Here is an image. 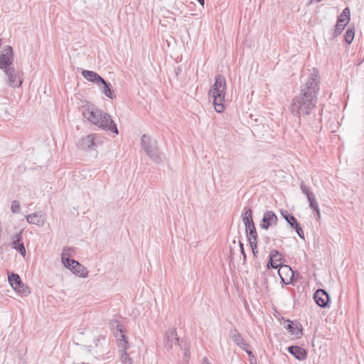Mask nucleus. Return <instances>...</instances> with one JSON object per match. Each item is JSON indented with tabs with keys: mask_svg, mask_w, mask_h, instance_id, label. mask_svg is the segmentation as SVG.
I'll use <instances>...</instances> for the list:
<instances>
[{
	"mask_svg": "<svg viewBox=\"0 0 364 364\" xmlns=\"http://www.w3.org/2000/svg\"><path fill=\"white\" fill-rule=\"evenodd\" d=\"M72 263L73 265L71 267V271L74 274L82 278L88 277L89 272L85 266L76 260L75 262H72Z\"/></svg>",
	"mask_w": 364,
	"mask_h": 364,
	"instance_id": "16",
	"label": "nucleus"
},
{
	"mask_svg": "<svg viewBox=\"0 0 364 364\" xmlns=\"http://www.w3.org/2000/svg\"><path fill=\"white\" fill-rule=\"evenodd\" d=\"M20 210H21V208H20L19 202L17 200H14L11 203V210L12 211V213H18L20 212Z\"/></svg>",
	"mask_w": 364,
	"mask_h": 364,
	"instance_id": "32",
	"label": "nucleus"
},
{
	"mask_svg": "<svg viewBox=\"0 0 364 364\" xmlns=\"http://www.w3.org/2000/svg\"><path fill=\"white\" fill-rule=\"evenodd\" d=\"M282 255L276 250L270 252L269 261L267 262V268L277 269L281 266Z\"/></svg>",
	"mask_w": 364,
	"mask_h": 364,
	"instance_id": "14",
	"label": "nucleus"
},
{
	"mask_svg": "<svg viewBox=\"0 0 364 364\" xmlns=\"http://www.w3.org/2000/svg\"><path fill=\"white\" fill-rule=\"evenodd\" d=\"M114 334L118 341V346L120 347V343L124 341V344L128 345V341L126 339L125 334L123 330V326L119 323L116 326V329L114 332Z\"/></svg>",
	"mask_w": 364,
	"mask_h": 364,
	"instance_id": "21",
	"label": "nucleus"
},
{
	"mask_svg": "<svg viewBox=\"0 0 364 364\" xmlns=\"http://www.w3.org/2000/svg\"><path fill=\"white\" fill-rule=\"evenodd\" d=\"M339 18H346L348 23L350 20V9L348 8L344 9Z\"/></svg>",
	"mask_w": 364,
	"mask_h": 364,
	"instance_id": "33",
	"label": "nucleus"
},
{
	"mask_svg": "<svg viewBox=\"0 0 364 364\" xmlns=\"http://www.w3.org/2000/svg\"><path fill=\"white\" fill-rule=\"evenodd\" d=\"M250 363L251 364H254V362H252V360H250Z\"/></svg>",
	"mask_w": 364,
	"mask_h": 364,
	"instance_id": "45",
	"label": "nucleus"
},
{
	"mask_svg": "<svg viewBox=\"0 0 364 364\" xmlns=\"http://www.w3.org/2000/svg\"><path fill=\"white\" fill-rule=\"evenodd\" d=\"M285 328L292 335L296 336H299L301 334V329L299 328L296 324H294L291 321H289L287 325L285 326Z\"/></svg>",
	"mask_w": 364,
	"mask_h": 364,
	"instance_id": "27",
	"label": "nucleus"
},
{
	"mask_svg": "<svg viewBox=\"0 0 364 364\" xmlns=\"http://www.w3.org/2000/svg\"><path fill=\"white\" fill-rule=\"evenodd\" d=\"M178 342V338L175 328H169L165 332L164 346L166 350H170L177 348L179 346Z\"/></svg>",
	"mask_w": 364,
	"mask_h": 364,
	"instance_id": "4",
	"label": "nucleus"
},
{
	"mask_svg": "<svg viewBox=\"0 0 364 364\" xmlns=\"http://www.w3.org/2000/svg\"><path fill=\"white\" fill-rule=\"evenodd\" d=\"M339 18H346L348 23L350 20V9L348 8L344 9Z\"/></svg>",
	"mask_w": 364,
	"mask_h": 364,
	"instance_id": "34",
	"label": "nucleus"
},
{
	"mask_svg": "<svg viewBox=\"0 0 364 364\" xmlns=\"http://www.w3.org/2000/svg\"><path fill=\"white\" fill-rule=\"evenodd\" d=\"M102 85V92L109 99L115 98V95L113 93V90L110 88V84L105 81L104 79L100 82V85Z\"/></svg>",
	"mask_w": 364,
	"mask_h": 364,
	"instance_id": "22",
	"label": "nucleus"
},
{
	"mask_svg": "<svg viewBox=\"0 0 364 364\" xmlns=\"http://www.w3.org/2000/svg\"><path fill=\"white\" fill-rule=\"evenodd\" d=\"M14 290L16 291L17 292H18L22 296H27L30 294V290H29L28 287H27L23 283H21L20 284L18 289H15Z\"/></svg>",
	"mask_w": 364,
	"mask_h": 364,
	"instance_id": "30",
	"label": "nucleus"
},
{
	"mask_svg": "<svg viewBox=\"0 0 364 364\" xmlns=\"http://www.w3.org/2000/svg\"><path fill=\"white\" fill-rule=\"evenodd\" d=\"M11 246L18 252L23 257H26V251L23 242L21 232L17 233L13 237Z\"/></svg>",
	"mask_w": 364,
	"mask_h": 364,
	"instance_id": "12",
	"label": "nucleus"
},
{
	"mask_svg": "<svg viewBox=\"0 0 364 364\" xmlns=\"http://www.w3.org/2000/svg\"><path fill=\"white\" fill-rule=\"evenodd\" d=\"M185 355H186V356H188V353L186 352V353H185Z\"/></svg>",
	"mask_w": 364,
	"mask_h": 364,
	"instance_id": "44",
	"label": "nucleus"
},
{
	"mask_svg": "<svg viewBox=\"0 0 364 364\" xmlns=\"http://www.w3.org/2000/svg\"><path fill=\"white\" fill-rule=\"evenodd\" d=\"M84 118L91 124L104 131L118 134V129L112 117L103 110L94 107L87 106L82 110Z\"/></svg>",
	"mask_w": 364,
	"mask_h": 364,
	"instance_id": "2",
	"label": "nucleus"
},
{
	"mask_svg": "<svg viewBox=\"0 0 364 364\" xmlns=\"http://www.w3.org/2000/svg\"><path fill=\"white\" fill-rule=\"evenodd\" d=\"M300 189L301 192L306 196L309 203V207L314 211L319 209L318 204L316 200L315 195L311 191L310 188L307 186L304 181L300 183Z\"/></svg>",
	"mask_w": 364,
	"mask_h": 364,
	"instance_id": "6",
	"label": "nucleus"
},
{
	"mask_svg": "<svg viewBox=\"0 0 364 364\" xmlns=\"http://www.w3.org/2000/svg\"><path fill=\"white\" fill-rule=\"evenodd\" d=\"M230 337L237 346H240L242 350L247 353L250 357H254L252 351L249 350V344L243 339L237 330L231 331Z\"/></svg>",
	"mask_w": 364,
	"mask_h": 364,
	"instance_id": "9",
	"label": "nucleus"
},
{
	"mask_svg": "<svg viewBox=\"0 0 364 364\" xmlns=\"http://www.w3.org/2000/svg\"><path fill=\"white\" fill-rule=\"evenodd\" d=\"M245 230L247 233L249 240L251 239L252 241H257V234L256 232L255 224L251 225L250 228H245Z\"/></svg>",
	"mask_w": 364,
	"mask_h": 364,
	"instance_id": "28",
	"label": "nucleus"
},
{
	"mask_svg": "<svg viewBox=\"0 0 364 364\" xmlns=\"http://www.w3.org/2000/svg\"><path fill=\"white\" fill-rule=\"evenodd\" d=\"M281 214L291 228H293L294 226H296L298 222L296 218L294 215L289 213L287 210H281Z\"/></svg>",
	"mask_w": 364,
	"mask_h": 364,
	"instance_id": "24",
	"label": "nucleus"
},
{
	"mask_svg": "<svg viewBox=\"0 0 364 364\" xmlns=\"http://www.w3.org/2000/svg\"><path fill=\"white\" fill-rule=\"evenodd\" d=\"M237 245L239 246L240 251L241 254L242 255L243 261L245 262V260L247 259V256H246V253L244 250L243 244L242 243V242L240 240H239L237 242Z\"/></svg>",
	"mask_w": 364,
	"mask_h": 364,
	"instance_id": "36",
	"label": "nucleus"
},
{
	"mask_svg": "<svg viewBox=\"0 0 364 364\" xmlns=\"http://www.w3.org/2000/svg\"><path fill=\"white\" fill-rule=\"evenodd\" d=\"M61 260L63 265L70 270H71V267L73 265L72 262H75V259H70L68 257H63Z\"/></svg>",
	"mask_w": 364,
	"mask_h": 364,
	"instance_id": "31",
	"label": "nucleus"
},
{
	"mask_svg": "<svg viewBox=\"0 0 364 364\" xmlns=\"http://www.w3.org/2000/svg\"><path fill=\"white\" fill-rule=\"evenodd\" d=\"M119 351H120V360L122 364H133L132 358L127 353V350L129 345L124 344V341L120 343Z\"/></svg>",
	"mask_w": 364,
	"mask_h": 364,
	"instance_id": "17",
	"label": "nucleus"
},
{
	"mask_svg": "<svg viewBox=\"0 0 364 364\" xmlns=\"http://www.w3.org/2000/svg\"><path fill=\"white\" fill-rule=\"evenodd\" d=\"M4 71L9 77L8 85L10 87L15 88L21 85L22 80L21 79L20 75L16 73L14 67L6 68V70Z\"/></svg>",
	"mask_w": 364,
	"mask_h": 364,
	"instance_id": "8",
	"label": "nucleus"
},
{
	"mask_svg": "<svg viewBox=\"0 0 364 364\" xmlns=\"http://www.w3.org/2000/svg\"><path fill=\"white\" fill-rule=\"evenodd\" d=\"M319 84V72L317 69L313 68L301 86L300 95L292 100L290 108L294 115L301 116L310 114L317 102Z\"/></svg>",
	"mask_w": 364,
	"mask_h": 364,
	"instance_id": "1",
	"label": "nucleus"
},
{
	"mask_svg": "<svg viewBox=\"0 0 364 364\" xmlns=\"http://www.w3.org/2000/svg\"><path fill=\"white\" fill-rule=\"evenodd\" d=\"M14 54L13 49L11 46H8L0 53V68L6 70V68H10L13 63Z\"/></svg>",
	"mask_w": 364,
	"mask_h": 364,
	"instance_id": "5",
	"label": "nucleus"
},
{
	"mask_svg": "<svg viewBox=\"0 0 364 364\" xmlns=\"http://www.w3.org/2000/svg\"><path fill=\"white\" fill-rule=\"evenodd\" d=\"M355 29L348 28L345 34V41L347 43L350 44L354 39Z\"/></svg>",
	"mask_w": 364,
	"mask_h": 364,
	"instance_id": "29",
	"label": "nucleus"
},
{
	"mask_svg": "<svg viewBox=\"0 0 364 364\" xmlns=\"http://www.w3.org/2000/svg\"><path fill=\"white\" fill-rule=\"evenodd\" d=\"M347 24L348 21H346V18H338L336 25L334 35L338 36L341 34Z\"/></svg>",
	"mask_w": 364,
	"mask_h": 364,
	"instance_id": "25",
	"label": "nucleus"
},
{
	"mask_svg": "<svg viewBox=\"0 0 364 364\" xmlns=\"http://www.w3.org/2000/svg\"><path fill=\"white\" fill-rule=\"evenodd\" d=\"M146 155L149 158L156 164H159L163 161V154L159 151V148L156 147L153 150L148 151Z\"/></svg>",
	"mask_w": 364,
	"mask_h": 364,
	"instance_id": "20",
	"label": "nucleus"
},
{
	"mask_svg": "<svg viewBox=\"0 0 364 364\" xmlns=\"http://www.w3.org/2000/svg\"><path fill=\"white\" fill-rule=\"evenodd\" d=\"M230 254L231 257L234 255V247L232 246L230 247Z\"/></svg>",
	"mask_w": 364,
	"mask_h": 364,
	"instance_id": "40",
	"label": "nucleus"
},
{
	"mask_svg": "<svg viewBox=\"0 0 364 364\" xmlns=\"http://www.w3.org/2000/svg\"><path fill=\"white\" fill-rule=\"evenodd\" d=\"M203 364H211V363H209L208 358L205 357L203 358Z\"/></svg>",
	"mask_w": 364,
	"mask_h": 364,
	"instance_id": "39",
	"label": "nucleus"
},
{
	"mask_svg": "<svg viewBox=\"0 0 364 364\" xmlns=\"http://www.w3.org/2000/svg\"><path fill=\"white\" fill-rule=\"evenodd\" d=\"M226 90V82L225 77L222 75L215 76V82L209 91V96L213 98L215 110L220 113L223 112V105Z\"/></svg>",
	"mask_w": 364,
	"mask_h": 364,
	"instance_id": "3",
	"label": "nucleus"
},
{
	"mask_svg": "<svg viewBox=\"0 0 364 364\" xmlns=\"http://www.w3.org/2000/svg\"><path fill=\"white\" fill-rule=\"evenodd\" d=\"M232 243H233V245H237V242H236V240H233V242H232Z\"/></svg>",
	"mask_w": 364,
	"mask_h": 364,
	"instance_id": "43",
	"label": "nucleus"
},
{
	"mask_svg": "<svg viewBox=\"0 0 364 364\" xmlns=\"http://www.w3.org/2000/svg\"><path fill=\"white\" fill-rule=\"evenodd\" d=\"M198 1L199 2V4L202 6L204 5V0H198Z\"/></svg>",
	"mask_w": 364,
	"mask_h": 364,
	"instance_id": "42",
	"label": "nucleus"
},
{
	"mask_svg": "<svg viewBox=\"0 0 364 364\" xmlns=\"http://www.w3.org/2000/svg\"><path fill=\"white\" fill-rule=\"evenodd\" d=\"M97 137L96 134H88L81 139L80 146L84 150L95 149L96 146L95 139Z\"/></svg>",
	"mask_w": 364,
	"mask_h": 364,
	"instance_id": "13",
	"label": "nucleus"
},
{
	"mask_svg": "<svg viewBox=\"0 0 364 364\" xmlns=\"http://www.w3.org/2000/svg\"><path fill=\"white\" fill-rule=\"evenodd\" d=\"M288 351L295 358L300 360L304 359L306 354L305 350L299 346H290L288 348Z\"/></svg>",
	"mask_w": 364,
	"mask_h": 364,
	"instance_id": "19",
	"label": "nucleus"
},
{
	"mask_svg": "<svg viewBox=\"0 0 364 364\" xmlns=\"http://www.w3.org/2000/svg\"><path fill=\"white\" fill-rule=\"evenodd\" d=\"M242 220L245 228H250L251 225L255 224L252 220V212L250 208H248L242 215Z\"/></svg>",
	"mask_w": 364,
	"mask_h": 364,
	"instance_id": "23",
	"label": "nucleus"
},
{
	"mask_svg": "<svg viewBox=\"0 0 364 364\" xmlns=\"http://www.w3.org/2000/svg\"><path fill=\"white\" fill-rule=\"evenodd\" d=\"M141 146L145 151V153H148V151H151L158 147L156 140L151 139L149 136L146 134H144L141 136Z\"/></svg>",
	"mask_w": 364,
	"mask_h": 364,
	"instance_id": "15",
	"label": "nucleus"
},
{
	"mask_svg": "<svg viewBox=\"0 0 364 364\" xmlns=\"http://www.w3.org/2000/svg\"><path fill=\"white\" fill-rule=\"evenodd\" d=\"M250 245L251 246L252 253L254 256H256V254L257 253V241H252L251 239L250 240Z\"/></svg>",
	"mask_w": 364,
	"mask_h": 364,
	"instance_id": "38",
	"label": "nucleus"
},
{
	"mask_svg": "<svg viewBox=\"0 0 364 364\" xmlns=\"http://www.w3.org/2000/svg\"><path fill=\"white\" fill-rule=\"evenodd\" d=\"M316 212V215H317V219H320V218H321L320 210L318 209Z\"/></svg>",
	"mask_w": 364,
	"mask_h": 364,
	"instance_id": "41",
	"label": "nucleus"
},
{
	"mask_svg": "<svg viewBox=\"0 0 364 364\" xmlns=\"http://www.w3.org/2000/svg\"><path fill=\"white\" fill-rule=\"evenodd\" d=\"M73 249L71 247H64L62 252L61 258L68 257L70 255V252H71Z\"/></svg>",
	"mask_w": 364,
	"mask_h": 364,
	"instance_id": "37",
	"label": "nucleus"
},
{
	"mask_svg": "<svg viewBox=\"0 0 364 364\" xmlns=\"http://www.w3.org/2000/svg\"><path fill=\"white\" fill-rule=\"evenodd\" d=\"M314 299L316 303L321 307L328 306L330 301V296L328 293L322 289H318L314 294Z\"/></svg>",
	"mask_w": 364,
	"mask_h": 364,
	"instance_id": "11",
	"label": "nucleus"
},
{
	"mask_svg": "<svg viewBox=\"0 0 364 364\" xmlns=\"http://www.w3.org/2000/svg\"><path fill=\"white\" fill-rule=\"evenodd\" d=\"M82 76L88 81L96 83L100 86V82L103 78L94 71L84 70L82 72Z\"/></svg>",
	"mask_w": 364,
	"mask_h": 364,
	"instance_id": "18",
	"label": "nucleus"
},
{
	"mask_svg": "<svg viewBox=\"0 0 364 364\" xmlns=\"http://www.w3.org/2000/svg\"><path fill=\"white\" fill-rule=\"evenodd\" d=\"M277 223V216L272 211H266L260 222L259 226L262 229L267 230L270 226L276 225Z\"/></svg>",
	"mask_w": 364,
	"mask_h": 364,
	"instance_id": "7",
	"label": "nucleus"
},
{
	"mask_svg": "<svg viewBox=\"0 0 364 364\" xmlns=\"http://www.w3.org/2000/svg\"><path fill=\"white\" fill-rule=\"evenodd\" d=\"M26 221L28 223L42 227L46 222V215L42 212H35L26 216Z\"/></svg>",
	"mask_w": 364,
	"mask_h": 364,
	"instance_id": "10",
	"label": "nucleus"
},
{
	"mask_svg": "<svg viewBox=\"0 0 364 364\" xmlns=\"http://www.w3.org/2000/svg\"><path fill=\"white\" fill-rule=\"evenodd\" d=\"M292 228H294L297 235L302 239L304 238V232L300 225L298 223L296 226H294Z\"/></svg>",
	"mask_w": 364,
	"mask_h": 364,
	"instance_id": "35",
	"label": "nucleus"
},
{
	"mask_svg": "<svg viewBox=\"0 0 364 364\" xmlns=\"http://www.w3.org/2000/svg\"><path fill=\"white\" fill-rule=\"evenodd\" d=\"M9 282L14 289H18L22 283L20 277L17 274H11L9 276Z\"/></svg>",
	"mask_w": 364,
	"mask_h": 364,
	"instance_id": "26",
	"label": "nucleus"
}]
</instances>
